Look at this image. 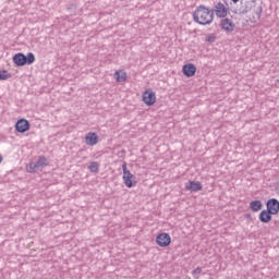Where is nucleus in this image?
Listing matches in <instances>:
<instances>
[{"instance_id": "f257e3e1", "label": "nucleus", "mask_w": 279, "mask_h": 279, "mask_svg": "<svg viewBox=\"0 0 279 279\" xmlns=\"http://www.w3.org/2000/svg\"><path fill=\"white\" fill-rule=\"evenodd\" d=\"M193 20L198 25H210L215 20V11L204 5H198L193 12Z\"/></svg>"}, {"instance_id": "f03ea898", "label": "nucleus", "mask_w": 279, "mask_h": 279, "mask_svg": "<svg viewBox=\"0 0 279 279\" xmlns=\"http://www.w3.org/2000/svg\"><path fill=\"white\" fill-rule=\"evenodd\" d=\"M13 62L16 66L34 64V62H36V56H34V52H28L27 56L23 54V52H19L13 57Z\"/></svg>"}, {"instance_id": "7ed1b4c3", "label": "nucleus", "mask_w": 279, "mask_h": 279, "mask_svg": "<svg viewBox=\"0 0 279 279\" xmlns=\"http://www.w3.org/2000/svg\"><path fill=\"white\" fill-rule=\"evenodd\" d=\"M122 170H123L122 180L124 182V185L128 189H132V186H136V177H134V174H132V172H130V170H128L126 162H123Z\"/></svg>"}, {"instance_id": "20e7f679", "label": "nucleus", "mask_w": 279, "mask_h": 279, "mask_svg": "<svg viewBox=\"0 0 279 279\" xmlns=\"http://www.w3.org/2000/svg\"><path fill=\"white\" fill-rule=\"evenodd\" d=\"M48 162H47V158L46 157H39L38 160L36 162L31 161L28 163V166L26 167L27 172L28 173H36V171H38V169L43 168V167H47Z\"/></svg>"}, {"instance_id": "39448f33", "label": "nucleus", "mask_w": 279, "mask_h": 279, "mask_svg": "<svg viewBox=\"0 0 279 279\" xmlns=\"http://www.w3.org/2000/svg\"><path fill=\"white\" fill-rule=\"evenodd\" d=\"M156 243L159 247H167L171 245V235H169V233H160L156 238Z\"/></svg>"}, {"instance_id": "423d86ee", "label": "nucleus", "mask_w": 279, "mask_h": 279, "mask_svg": "<svg viewBox=\"0 0 279 279\" xmlns=\"http://www.w3.org/2000/svg\"><path fill=\"white\" fill-rule=\"evenodd\" d=\"M215 12L218 19H226L228 16L229 9L226 7V4L218 2L215 5Z\"/></svg>"}, {"instance_id": "0eeeda50", "label": "nucleus", "mask_w": 279, "mask_h": 279, "mask_svg": "<svg viewBox=\"0 0 279 279\" xmlns=\"http://www.w3.org/2000/svg\"><path fill=\"white\" fill-rule=\"evenodd\" d=\"M266 208L272 215H278V213H279V201L277 198L268 199L267 203H266Z\"/></svg>"}, {"instance_id": "6e6552de", "label": "nucleus", "mask_w": 279, "mask_h": 279, "mask_svg": "<svg viewBox=\"0 0 279 279\" xmlns=\"http://www.w3.org/2000/svg\"><path fill=\"white\" fill-rule=\"evenodd\" d=\"M143 101L146 106H154V104H156V93L151 90L144 92Z\"/></svg>"}, {"instance_id": "1a4fd4ad", "label": "nucleus", "mask_w": 279, "mask_h": 279, "mask_svg": "<svg viewBox=\"0 0 279 279\" xmlns=\"http://www.w3.org/2000/svg\"><path fill=\"white\" fill-rule=\"evenodd\" d=\"M202 182L199 181H189L185 183V191H191V193H197V191H202Z\"/></svg>"}, {"instance_id": "9d476101", "label": "nucleus", "mask_w": 279, "mask_h": 279, "mask_svg": "<svg viewBox=\"0 0 279 279\" xmlns=\"http://www.w3.org/2000/svg\"><path fill=\"white\" fill-rule=\"evenodd\" d=\"M15 130L16 132H20L21 134L27 132L29 130V121L25 119H21L15 123Z\"/></svg>"}, {"instance_id": "9b49d317", "label": "nucleus", "mask_w": 279, "mask_h": 279, "mask_svg": "<svg viewBox=\"0 0 279 279\" xmlns=\"http://www.w3.org/2000/svg\"><path fill=\"white\" fill-rule=\"evenodd\" d=\"M85 143L93 147L99 143V136H97V133L89 132L85 136Z\"/></svg>"}, {"instance_id": "f8f14e48", "label": "nucleus", "mask_w": 279, "mask_h": 279, "mask_svg": "<svg viewBox=\"0 0 279 279\" xmlns=\"http://www.w3.org/2000/svg\"><path fill=\"white\" fill-rule=\"evenodd\" d=\"M182 71L186 77H193V75H195V73L197 71V68H195V65L193 63H187V64L183 65Z\"/></svg>"}, {"instance_id": "ddd939ff", "label": "nucleus", "mask_w": 279, "mask_h": 279, "mask_svg": "<svg viewBox=\"0 0 279 279\" xmlns=\"http://www.w3.org/2000/svg\"><path fill=\"white\" fill-rule=\"evenodd\" d=\"M271 215H274V214L268 209L262 210L259 213V221L262 223H269V221H271V219H272Z\"/></svg>"}, {"instance_id": "4468645a", "label": "nucleus", "mask_w": 279, "mask_h": 279, "mask_svg": "<svg viewBox=\"0 0 279 279\" xmlns=\"http://www.w3.org/2000/svg\"><path fill=\"white\" fill-rule=\"evenodd\" d=\"M220 26L221 29H225V32H234V24H232L230 19L222 20Z\"/></svg>"}, {"instance_id": "2eb2a0df", "label": "nucleus", "mask_w": 279, "mask_h": 279, "mask_svg": "<svg viewBox=\"0 0 279 279\" xmlns=\"http://www.w3.org/2000/svg\"><path fill=\"white\" fill-rule=\"evenodd\" d=\"M250 208L253 213H258V210L263 209V202L260 201H252L250 203Z\"/></svg>"}, {"instance_id": "dca6fc26", "label": "nucleus", "mask_w": 279, "mask_h": 279, "mask_svg": "<svg viewBox=\"0 0 279 279\" xmlns=\"http://www.w3.org/2000/svg\"><path fill=\"white\" fill-rule=\"evenodd\" d=\"M88 169L92 173H99V162L92 161L88 166Z\"/></svg>"}, {"instance_id": "f3484780", "label": "nucleus", "mask_w": 279, "mask_h": 279, "mask_svg": "<svg viewBox=\"0 0 279 279\" xmlns=\"http://www.w3.org/2000/svg\"><path fill=\"white\" fill-rule=\"evenodd\" d=\"M114 77H116L117 82H125V80H128V74H125V73L121 74L119 71H117L114 73Z\"/></svg>"}, {"instance_id": "a211bd4d", "label": "nucleus", "mask_w": 279, "mask_h": 279, "mask_svg": "<svg viewBox=\"0 0 279 279\" xmlns=\"http://www.w3.org/2000/svg\"><path fill=\"white\" fill-rule=\"evenodd\" d=\"M10 77H12V74H10L8 71L5 70L0 71V80L5 81V80H10Z\"/></svg>"}, {"instance_id": "6ab92c4d", "label": "nucleus", "mask_w": 279, "mask_h": 279, "mask_svg": "<svg viewBox=\"0 0 279 279\" xmlns=\"http://www.w3.org/2000/svg\"><path fill=\"white\" fill-rule=\"evenodd\" d=\"M217 40V37L214 34L207 35L205 38L206 43H215Z\"/></svg>"}, {"instance_id": "aec40b11", "label": "nucleus", "mask_w": 279, "mask_h": 279, "mask_svg": "<svg viewBox=\"0 0 279 279\" xmlns=\"http://www.w3.org/2000/svg\"><path fill=\"white\" fill-rule=\"evenodd\" d=\"M202 274V268L197 267L196 269L193 270L192 276H199Z\"/></svg>"}, {"instance_id": "412c9836", "label": "nucleus", "mask_w": 279, "mask_h": 279, "mask_svg": "<svg viewBox=\"0 0 279 279\" xmlns=\"http://www.w3.org/2000/svg\"><path fill=\"white\" fill-rule=\"evenodd\" d=\"M3 162V157L0 155V165Z\"/></svg>"}, {"instance_id": "4be33fe9", "label": "nucleus", "mask_w": 279, "mask_h": 279, "mask_svg": "<svg viewBox=\"0 0 279 279\" xmlns=\"http://www.w3.org/2000/svg\"><path fill=\"white\" fill-rule=\"evenodd\" d=\"M234 3H239V0H232Z\"/></svg>"}]
</instances>
